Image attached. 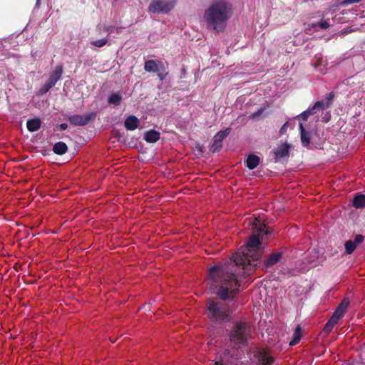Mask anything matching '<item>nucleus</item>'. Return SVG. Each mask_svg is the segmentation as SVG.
<instances>
[{"label":"nucleus","mask_w":365,"mask_h":365,"mask_svg":"<svg viewBox=\"0 0 365 365\" xmlns=\"http://www.w3.org/2000/svg\"><path fill=\"white\" fill-rule=\"evenodd\" d=\"M247 166L249 169L255 168L259 163V158L255 155H250L247 158Z\"/></svg>","instance_id":"19"},{"label":"nucleus","mask_w":365,"mask_h":365,"mask_svg":"<svg viewBox=\"0 0 365 365\" xmlns=\"http://www.w3.org/2000/svg\"><path fill=\"white\" fill-rule=\"evenodd\" d=\"M334 92H330L326 97V98L324 100L325 101V103L328 105V106L329 107L332 101L334 100Z\"/></svg>","instance_id":"32"},{"label":"nucleus","mask_w":365,"mask_h":365,"mask_svg":"<svg viewBox=\"0 0 365 365\" xmlns=\"http://www.w3.org/2000/svg\"><path fill=\"white\" fill-rule=\"evenodd\" d=\"M96 118L94 113H89L83 115H73L68 117L71 124L78 126H83L88 124Z\"/></svg>","instance_id":"6"},{"label":"nucleus","mask_w":365,"mask_h":365,"mask_svg":"<svg viewBox=\"0 0 365 365\" xmlns=\"http://www.w3.org/2000/svg\"><path fill=\"white\" fill-rule=\"evenodd\" d=\"M282 258L281 252H274L272 254L268 259L264 262V266L266 268H269L274 264H277Z\"/></svg>","instance_id":"14"},{"label":"nucleus","mask_w":365,"mask_h":365,"mask_svg":"<svg viewBox=\"0 0 365 365\" xmlns=\"http://www.w3.org/2000/svg\"><path fill=\"white\" fill-rule=\"evenodd\" d=\"M41 125V121L38 118L31 119L27 121V128L31 132L38 130Z\"/></svg>","instance_id":"16"},{"label":"nucleus","mask_w":365,"mask_h":365,"mask_svg":"<svg viewBox=\"0 0 365 365\" xmlns=\"http://www.w3.org/2000/svg\"><path fill=\"white\" fill-rule=\"evenodd\" d=\"M363 241H364V237L361 235H358L355 237L354 240L353 242H354V243H356V245H357L361 243Z\"/></svg>","instance_id":"34"},{"label":"nucleus","mask_w":365,"mask_h":365,"mask_svg":"<svg viewBox=\"0 0 365 365\" xmlns=\"http://www.w3.org/2000/svg\"><path fill=\"white\" fill-rule=\"evenodd\" d=\"M302 338V329L300 326H297L293 334L292 339L289 342L290 346H294L298 344Z\"/></svg>","instance_id":"22"},{"label":"nucleus","mask_w":365,"mask_h":365,"mask_svg":"<svg viewBox=\"0 0 365 365\" xmlns=\"http://www.w3.org/2000/svg\"><path fill=\"white\" fill-rule=\"evenodd\" d=\"M353 205L356 208H362L365 206V195L359 194L356 195L353 200Z\"/></svg>","instance_id":"21"},{"label":"nucleus","mask_w":365,"mask_h":365,"mask_svg":"<svg viewBox=\"0 0 365 365\" xmlns=\"http://www.w3.org/2000/svg\"><path fill=\"white\" fill-rule=\"evenodd\" d=\"M262 109H261V110H259V111H258V113H257V114H259V113H260V112H262Z\"/></svg>","instance_id":"38"},{"label":"nucleus","mask_w":365,"mask_h":365,"mask_svg":"<svg viewBox=\"0 0 365 365\" xmlns=\"http://www.w3.org/2000/svg\"><path fill=\"white\" fill-rule=\"evenodd\" d=\"M331 24L330 23V20L327 19H322L317 24H309L306 29L305 32L307 34H312V33L319 31V29L325 30L329 29L331 26Z\"/></svg>","instance_id":"7"},{"label":"nucleus","mask_w":365,"mask_h":365,"mask_svg":"<svg viewBox=\"0 0 365 365\" xmlns=\"http://www.w3.org/2000/svg\"><path fill=\"white\" fill-rule=\"evenodd\" d=\"M255 222L256 223L253 234L245 247L234 254L227 263L214 266L209 269L207 283L222 299H226L239 290L240 284L237 275L241 272H237L235 268L241 269L243 274L249 276L254 272L262 256V240H264V235L271 232L257 219Z\"/></svg>","instance_id":"1"},{"label":"nucleus","mask_w":365,"mask_h":365,"mask_svg":"<svg viewBox=\"0 0 365 365\" xmlns=\"http://www.w3.org/2000/svg\"><path fill=\"white\" fill-rule=\"evenodd\" d=\"M159 138L160 133L155 130L147 131L144 135V139L148 143H155Z\"/></svg>","instance_id":"15"},{"label":"nucleus","mask_w":365,"mask_h":365,"mask_svg":"<svg viewBox=\"0 0 365 365\" xmlns=\"http://www.w3.org/2000/svg\"><path fill=\"white\" fill-rule=\"evenodd\" d=\"M62 74L63 66L61 65L56 66L51 73L50 77L47 81L49 82L51 86H54L56 82L61 78Z\"/></svg>","instance_id":"12"},{"label":"nucleus","mask_w":365,"mask_h":365,"mask_svg":"<svg viewBox=\"0 0 365 365\" xmlns=\"http://www.w3.org/2000/svg\"><path fill=\"white\" fill-rule=\"evenodd\" d=\"M337 323H338L337 321H336L335 319H334L333 318L331 317L328 320V322L326 323V324L324 327V330L326 332H329Z\"/></svg>","instance_id":"26"},{"label":"nucleus","mask_w":365,"mask_h":365,"mask_svg":"<svg viewBox=\"0 0 365 365\" xmlns=\"http://www.w3.org/2000/svg\"><path fill=\"white\" fill-rule=\"evenodd\" d=\"M247 331L245 323L239 322L235 326L230 334V340L237 344H244L247 339Z\"/></svg>","instance_id":"4"},{"label":"nucleus","mask_w":365,"mask_h":365,"mask_svg":"<svg viewBox=\"0 0 365 365\" xmlns=\"http://www.w3.org/2000/svg\"><path fill=\"white\" fill-rule=\"evenodd\" d=\"M299 128L301 131V140L304 146L309 147L310 143L309 133L304 128L303 124L299 123Z\"/></svg>","instance_id":"17"},{"label":"nucleus","mask_w":365,"mask_h":365,"mask_svg":"<svg viewBox=\"0 0 365 365\" xmlns=\"http://www.w3.org/2000/svg\"><path fill=\"white\" fill-rule=\"evenodd\" d=\"M361 0H342L341 1V5H349V4H356V3H359Z\"/></svg>","instance_id":"33"},{"label":"nucleus","mask_w":365,"mask_h":365,"mask_svg":"<svg viewBox=\"0 0 365 365\" xmlns=\"http://www.w3.org/2000/svg\"><path fill=\"white\" fill-rule=\"evenodd\" d=\"M108 43L107 38H102L96 41H93L91 42V44L96 46V47H103Z\"/></svg>","instance_id":"29"},{"label":"nucleus","mask_w":365,"mask_h":365,"mask_svg":"<svg viewBox=\"0 0 365 365\" xmlns=\"http://www.w3.org/2000/svg\"><path fill=\"white\" fill-rule=\"evenodd\" d=\"M314 113H316V111H313L311 107H309L307 110L301 113L300 118L303 120H307L310 115H314Z\"/></svg>","instance_id":"28"},{"label":"nucleus","mask_w":365,"mask_h":365,"mask_svg":"<svg viewBox=\"0 0 365 365\" xmlns=\"http://www.w3.org/2000/svg\"><path fill=\"white\" fill-rule=\"evenodd\" d=\"M349 304V302L347 299H344L334 311L331 318L339 322L346 313Z\"/></svg>","instance_id":"9"},{"label":"nucleus","mask_w":365,"mask_h":365,"mask_svg":"<svg viewBox=\"0 0 365 365\" xmlns=\"http://www.w3.org/2000/svg\"><path fill=\"white\" fill-rule=\"evenodd\" d=\"M121 101H122V96L119 93H115L111 94L108 97V100L109 104H113L115 106L119 105Z\"/></svg>","instance_id":"23"},{"label":"nucleus","mask_w":365,"mask_h":365,"mask_svg":"<svg viewBox=\"0 0 365 365\" xmlns=\"http://www.w3.org/2000/svg\"><path fill=\"white\" fill-rule=\"evenodd\" d=\"M230 132V128H227L224 130L219 131L214 137V143L212 147H215L214 150L222 147V141L227 137Z\"/></svg>","instance_id":"11"},{"label":"nucleus","mask_w":365,"mask_h":365,"mask_svg":"<svg viewBox=\"0 0 365 365\" xmlns=\"http://www.w3.org/2000/svg\"><path fill=\"white\" fill-rule=\"evenodd\" d=\"M212 365H230L228 361L225 358L219 357Z\"/></svg>","instance_id":"30"},{"label":"nucleus","mask_w":365,"mask_h":365,"mask_svg":"<svg viewBox=\"0 0 365 365\" xmlns=\"http://www.w3.org/2000/svg\"><path fill=\"white\" fill-rule=\"evenodd\" d=\"M139 120L134 115L128 116L124 122L125 127L128 130H133L138 126Z\"/></svg>","instance_id":"13"},{"label":"nucleus","mask_w":365,"mask_h":365,"mask_svg":"<svg viewBox=\"0 0 365 365\" xmlns=\"http://www.w3.org/2000/svg\"><path fill=\"white\" fill-rule=\"evenodd\" d=\"M53 86H51V84L49 82H46L42 88L40 89V93L41 94H45L47 93Z\"/></svg>","instance_id":"31"},{"label":"nucleus","mask_w":365,"mask_h":365,"mask_svg":"<svg viewBox=\"0 0 365 365\" xmlns=\"http://www.w3.org/2000/svg\"><path fill=\"white\" fill-rule=\"evenodd\" d=\"M207 314L212 320H223L228 315V309L225 304L210 300L207 304Z\"/></svg>","instance_id":"3"},{"label":"nucleus","mask_w":365,"mask_h":365,"mask_svg":"<svg viewBox=\"0 0 365 365\" xmlns=\"http://www.w3.org/2000/svg\"><path fill=\"white\" fill-rule=\"evenodd\" d=\"M145 70L148 72H155L158 70V64L156 61L153 60L147 61L145 63Z\"/></svg>","instance_id":"24"},{"label":"nucleus","mask_w":365,"mask_h":365,"mask_svg":"<svg viewBox=\"0 0 365 365\" xmlns=\"http://www.w3.org/2000/svg\"><path fill=\"white\" fill-rule=\"evenodd\" d=\"M59 128H60V130H64L66 129H67L68 128V125L66 123H61L60 125H59Z\"/></svg>","instance_id":"36"},{"label":"nucleus","mask_w":365,"mask_h":365,"mask_svg":"<svg viewBox=\"0 0 365 365\" xmlns=\"http://www.w3.org/2000/svg\"><path fill=\"white\" fill-rule=\"evenodd\" d=\"M68 150V147L66 144L63 142H58L54 144L53 147V151L58 155H63Z\"/></svg>","instance_id":"18"},{"label":"nucleus","mask_w":365,"mask_h":365,"mask_svg":"<svg viewBox=\"0 0 365 365\" xmlns=\"http://www.w3.org/2000/svg\"><path fill=\"white\" fill-rule=\"evenodd\" d=\"M313 66L322 73H326L327 71V63L324 59L322 54L319 53L314 56L312 61Z\"/></svg>","instance_id":"8"},{"label":"nucleus","mask_w":365,"mask_h":365,"mask_svg":"<svg viewBox=\"0 0 365 365\" xmlns=\"http://www.w3.org/2000/svg\"><path fill=\"white\" fill-rule=\"evenodd\" d=\"M173 8V4L168 0H153L148 10L153 13H168Z\"/></svg>","instance_id":"5"},{"label":"nucleus","mask_w":365,"mask_h":365,"mask_svg":"<svg viewBox=\"0 0 365 365\" xmlns=\"http://www.w3.org/2000/svg\"><path fill=\"white\" fill-rule=\"evenodd\" d=\"M356 243L351 240H349L345 243V250L347 254H351L356 249Z\"/></svg>","instance_id":"27"},{"label":"nucleus","mask_w":365,"mask_h":365,"mask_svg":"<svg viewBox=\"0 0 365 365\" xmlns=\"http://www.w3.org/2000/svg\"><path fill=\"white\" fill-rule=\"evenodd\" d=\"M258 361L262 365H271L274 362V358L269 351L265 349L259 351L257 354Z\"/></svg>","instance_id":"10"},{"label":"nucleus","mask_w":365,"mask_h":365,"mask_svg":"<svg viewBox=\"0 0 365 365\" xmlns=\"http://www.w3.org/2000/svg\"><path fill=\"white\" fill-rule=\"evenodd\" d=\"M287 125H288V123L287 122V123H285L282 126V128H280L279 132H280L282 134V133H284L286 131V130H287Z\"/></svg>","instance_id":"35"},{"label":"nucleus","mask_w":365,"mask_h":365,"mask_svg":"<svg viewBox=\"0 0 365 365\" xmlns=\"http://www.w3.org/2000/svg\"><path fill=\"white\" fill-rule=\"evenodd\" d=\"M232 14L231 5L224 0H215L204 14V19L208 29L222 31Z\"/></svg>","instance_id":"2"},{"label":"nucleus","mask_w":365,"mask_h":365,"mask_svg":"<svg viewBox=\"0 0 365 365\" xmlns=\"http://www.w3.org/2000/svg\"><path fill=\"white\" fill-rule=\"evenodd\" d=\"M159 77H160L161 79H163V78H164V77H163V75H161V74H160V75H159Z\"/></svg>","instance_id":"37"},{"label":"nucleus","mask_w":365,"mask_h":365,"mask_svg":"<svg viewBox=\"0 0 365 365\" xmlns=\"http://www.w3.org/2000/svg\"><path fill=\"white\" fill-rule=\"evenodd\" d=\"M325 108H329L328 105L325 103V101H317L313 106L311 107L313 111H317L319 110H322Z\"/></svg>","instance_id":"25"},{"label":"nucleus","mask_w":365,"mask_h":365,"mask_svg":"<svg viewBox=\"0 0 365 365\" xmlns=\"http://www.w3.org/2000/svg\"><path fill=\"white\" fill-rule=\"evenodd\" d=\"M289 147L287 144L281 145L279 147L277 148L274 152L275 155L277 158H284L289 154Z\"/></svg>","instance_id":"20"}]
</instances>
